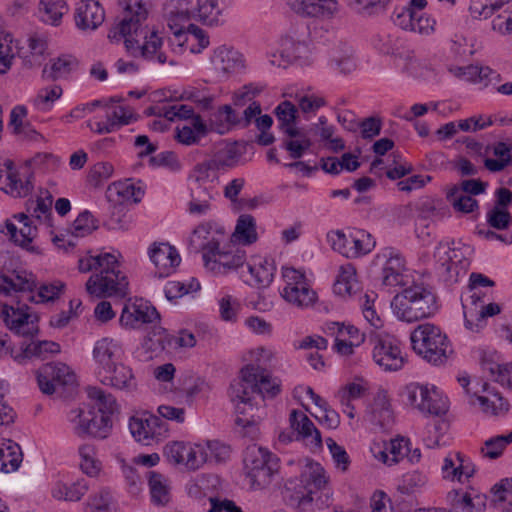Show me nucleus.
Returning a JSON list of instances; mask_svg holds the SVG:
<instances>
[{"label": "nucleus", "mask_w": 512, "mask_h": 512, "mask_svg": "<svg viewBox=\"0 0 512 512\" xmlns=\"http://www.w3.org/2000/svg\"><path fill=\"white\" fill-rule=\"evenodd\" d=\"M52 201L53 198L50 194L46 197H38L26 201V211L31 216L33 228L36 229L37 225H43L46 228L52 227Z\"/></svg>", "instance_id": "38"}, {"label": "nucleus", "mask_w": 512, "mask_h": 512, "mask_svg": "<svg viewBox=\"0 0 512 512\" xmlns=\"http://www.w3.org/2000/svg\"><path fill=\"white\" fill-rule=\"evenodd\" d=\"M210 65L219 79L227 80L245 71L246 59L232 46L220 45L212 51Z\"/></svg>", "instance_id": "17"}, {"label": "nucleus", "mask_w": 512, "mask_h": 512, "mask_svg": "<svg viewBox=\"0 0 512 512\" xmlns=\"http://www.w3.org/2000/svg\"><path fill=\"white\" fill-rule=\"evenodd\" d=\"M372 43L374 48L380 53L404 59L403 70L409 75H416L419 62L413 54L404 50V42L396 34L387 32L379 33L373 38Z\"/></svg>", "instance_id": "20"}, {"label": "nucleus", "mask_w": 512, "mask_h": 512, "mask_svg": "<svg viewBox=\"0 0 512 512\" xmlns=\"http://www.w3.org/2000/svg\"><path fill=\"white\" fill-rule=\"evenodd\" d=\"M234 382H243L245 390L252 397L259 394L263 399L274 398L281 391V384L277 378H273L265 369L254 364H248L240 371V377Z\"/></svg>", "instance_id": "16"}, {"label": "nucleus", "mask_w": 512, "mask_h": 512, "mask_svg": "<svg viewBox=\"0 0 512 512\" xmlns=\"http://www.w3.org/2000/svg\"><path fill=\"white\" fill-rule=\"evenodd\" d=\"M493 155L496 158H486L484 166L493 173L501 172L512 162V145L506 142H496L492 147Z\"/></svg>", "instance_id": "51"}, {"label": "nucleus", "mask_w": 512, "mask_h": 512, "mask_svg": "<svg viewBox=\"0 0 512 512\" xmlns=\"http://www.w3.org/2000/svg\"><path fill=\"white\" fill-rule=\"evenodd\" d=\"M105 118L108 122L114 124V132L136 119L133 111L125 106L107 108L105 110Z\"/></svg>", "instance_id": "63"}, {"label": "nucleus", "mask_w": 512, "mask_h": 512, "mask_svg": "<svg viewBox=\"0 0 512 512\" xmlns=\"http://www.w3.org/2000/svg\"><path fill=\"white\" fill-rule=\"evenodd\" d=\"M104 19L105 11L98 1L81 0L75 8V25L82 32L95 31Z\"/></svg>", "instance_id": "28"}, {"label": "nucleus", "mask_w": 512, "mask_h": 512, "mask_svg": "<svg viewBox=\"0 0 512 512\" xmlns=\"http://www.w3.org/2000/svg\"><path fill=\"white\" fill-rule=\"evenodd\" d=\"M246 261L245 250L235 245L222 244L215 253L206 260L205 267L214 273L225 274L242 266Z\"/></svg>", "instance_id": "25"}, {"label": "nucleus", "mask_w": 512, "mask_h": 512, "mask_svg": "<svg viewBox=\"0 0 512 512\" xmlns=\"http://www.w3.org/2000/svg\"><path fill=\"white\" fill-rule=\"evenodd\" d=\"M258 240L257 224L250 214H241L231 235V242L242 245H251Z\"/></svg>", "instance_id": "41"}, {"label": "nucleus", "mask_w": 512, "mask_h": 512, "mask_svg": "<svg viewBox=\"0 0 512 512\" xmlns=\"http://www.w3.org/2000/svg\"><path fill=\"white\" fill-rule=\"evenodd\" d=\"M328 478L325 470L319 463H309L302 470L299 478L289 479L285 487L287 490L294 491L295 500L299 504L310 503L314 500V495L323 492L324 504H328L330 490L327 488Z\"/></svg>", "instance_id": "8"}, {"label": "nucleus", "mask_w": 512, "mask_h": 512, "mask_svg": "<svg viewBox=\"0 0 512 512\" xmlns=\"http://www.w3.org/2000/svg\"><path fill=\"white\" fill-rule=\"evenodd\" d=\"M11 300L2 304L0 316L5 325L13 332L23 336H33L38 332L36 326L37 316L28 310L27 300H22L15 294L8 296Z\"/></svg>", "instance_id": "12"}, {"label": "nucleus", "mask_w": 512, "mask_h": 512, "mask_svg": "<svg viewBox=\"0 0 512 512\" xmlns=\"http://www.w3.org/2000/svg\"><path fill=\"white\" fill-rule=\"evenodd\" d=\"M309 130L298 126L286 129L282 133V148L285 149L291 158L299 159L312 145Z\"/></svg>", "instance_id": "32"}, {"label": "nucleus", "mask_w": 512, "mask_h": 512, "mask_svg": "<svg viewBox=\"0 0 512 512\" xmlns=\"http://www.w3.org/2000/svg\"><path fill=\"white\" fill-rule=\"evenodd\" d=\"M60 350L57 342L31 339L29 342H22L18 348H11L9 355L16 363L25 365L34 359L45 360L58 354Z\"/></svg>", "instance_id": "22"}, {"label": "nucleus", "mask_w": 512, "mask_h": 512, "mask_svg": "<svg viewBox=\"0 0 512 512\" xmlns=\"http://www.w3.org/2000/svg\"><path fill=\"white\" fill-rule=\"evenodd\" d=\"M194 178L191 197L212 202L218 196L216 173H210L205 167L197 165Z\"/></svg>", "instance_id": "34"}, {"label": "nucleus", "mask_w": 512, "mask_h": 512, "mask_svg": "<svg viewBox=\"0 0 512 512\" xmlns=\"http://www.w3.org/2000/svg\"><path fill=\"white\" fill-rule=\"evenodd\" d=\"M254 285L266 287L273 281L276 267L272 259L255 256L247 264Z\"/></svg>", "instance_id": "40"}, {"label": "nucleus", "mask_w": 512, "mask_h": 512, "mask_svg": "<svg viewBox=\"0 0 512 512\" xmlns=\"http://www.w3.org/2000/svg\"><path fill=\"white\" fill-rule=\"evenodd\" d=\"M468 403L478 407L487 416H503L509 411V402L487 382L477 381L474 383V391Z\"/></svg>", "instance_id": "19"}, {"label": "nucleus", "mask_w": 512, "mask_h": 512, "mask_svg": "<svg viewBox=\"0 0 512 512\" xmlns=\"http://www.w3.org/2000/svg\"><path fill=\"white\" fill-rule=\"evenodd\" d=\"M410 340L415 353L433 365L445 363L452 353L447 335L431 323L418 325L412 331Z\"/></svg>", "instance_id": "5"}, {"label": "nucleus", "mask_w": 512, "mask_h": 512, "mask_svg": "<svg viewBox=\"0 0 512 512\" xmlns=\"http://www.w3.org/2000/svg\"><path fill=\"white\" fill-rule=\"evenodd\" d=\"M129 430L137 442L152 445L168 437L169 425L159 416L143 411L130 417Z\"/></svg>", "instance_id": "13"}, {"label": "nucleus", "mask_w": 512, "mask_h": 512, "mask_svg": "<svg viewBox=\"0 0 512 512\" xmlns=\"http://www.w3.org/2000/svg\"><path fill=\"white\" fill-rule=\"evenodd\" d=\"M476 473V466L460 451H450L444 457L441 474L444 480L465 483Z\"/></svg>", "instance_id": "24"}, {"label": "nucleus", "mask_w": 512, "mask_h": 512, "mask_svg": "<svg viewBox=\"0 0 512 512\" xmlns=\"http://www.w3.org/2000/svg\"><path fill=\"white\" fill-rule=\"evenodd\" d=\"M328 241L331 244L333 250L339 252L347 258H353L352 241L353 233L345 234L343 231L337 230L328 233Z\"/></svg>", "instance_id": "62"}, {"label": "nucleus", "mask_w": 512, "mask_h": 512, "mask_svg": "<svg viewBox=\"0 0 512 512\" xmlns=\"http://www.w3.org/2000/svg\"><path fill=\"white\" fill-rule=\"evenodd\" d=\"M65 285L61 281L41 284L37 291V279L32 272L24 269L13 270L8 273L0 272V295L12 296L15 294L22 300L32 303H46L57 299Z\"/></svg>", "instance_id": "3"}, {"label": "nucleus", "mask_w": 512, "mask_h": 512, "mask_svg": "<svg viewBox=\"0 0 512 512\" xmlns=\"http://www.w3.org/2000/svg\"><path fill=\"white\" fill-rule=\"evenodd\" d=\"M289 422L291 428L297 432L298 438L310 442L314 447H321V434L304 412L292 410L289 415Z\"/></svg>", "instance_id": "35"}, {"label": "nucleus", "mask_w": 512, "mask_h": 512, "mask_svg": "<svg viewBox=\"0 0 512 512\" xmlns=\"http://www.w3.org/2000/svg\"><path fill=\"white\" fill-rule=\"evenodd\" d=\"M68 12L66 0H40L38 7V15L42 22L58 26L62 17Z\"/></svg>", "instance_id": "49"}, {"label": "nucleus", "mask_w": 512, "mask_h": 512, "mask_svg": "<svg viewBox=\"0 0 512 512\" xmlns=\"http://www.w3.org/2000/svg\"><path fill=\"white\" fill-rule=\"evenodd\" d=\"M376 459L386 465L399 463L409 452V440L404 437L392 439L384 448L376 447L372 449Z\"/></svg>", "instance_id": "39"}, {"label": "nucleus", "mask_w": 512, "mask_h": 512, "mask_svg": "<svg viewBox=\"0 0 512 512\" xmlns=\"http://www.w3.org/2000/svg\"><path fill=\"white\" fill-rule=\"evenodd\" d=\"M78 453L81 470L90 477L97 476L101 470V462L96 457L95 446L89 443L82 444Z\"/></svg>", "instance_id": "56"}, {"label": "nucleus", "mask_w": 512, "mask_h": 512, "mask_svg": "<svg viewBox=\"0 0 512 512\" xmlns=\"http://www.w3.org/2000/svg\"><path fill=\"white\" fill-rule=\"evenodd\" d=\"M448 500L457 512H484L486 509V497L479 494L472 496L454 490L448 494Z\"/></svg>", "instance_id": "42"}, {"label": "nucleus", "mask_w": 512, "mask_h": 512, "mask_svg": "<svg viewBox=\"0 0 512 512\" xmlns=\"http://www.w3.org/2000/svg\"><path fill=\"white\" fill-rule=\"evenodd\" d=\"M148 485L152 502L158 506H165L170 500L167 478L160 473L150 471L148 473Z\"/></svg>", "instance_id": "52"}, {"label": "nucleus", "mask_w": 512, "mask_h": 512, "mask_svg": "<svg viewBox=\"0 0 512 512\" xmlns=\"http://www.w3.org/2000/svg\"><path fill=\"white\" fill-rule=\"evenodd\" d=\"M287 3L302 16L330 18L338 11L336 0H287Z\"/></svg>", "instance_id": "31"}, {"label": "nucleus", "mask_w": 512, "mask_h": 512, "mask_svg": "<svg viewBox=\"0 0 512 512\" xmlns=\"http://www.w3.org/2000/svg\"><path fill=\"white\" fill-rule=\"evenodd\" d=\"M149 258L154 264L155 275L159 278L170 276L176 271L181 257L175 247L168 243H153L148 250Z\"/></svg>", "instance_id": "27"}, {"label": "nucleus", "mask_w": 512, "mask_h": 512, "mask_svg": "<svg viewBox=\"0 0 512 512\" xmlns=\"http://www.w3.org/2000/svg\"><path fill=\"white\" fill-rule=\"evenodd\" d=\"M121 19L109 32L111 40L124 39L127 52L133 57L164 64L166 54L161 50L163 38L145 25L152 9V0H118Z\"/></svg>", "instance_id": "1"}, {"label": "nucleus", "mask_w": 512, "mask_h": 512, "mask_svg": "<svg viewBox=\"0 0 512 512\" xmlns=\"http://www.w3.org/2000/svg\"><path fill=\"white\" fill-rule=\"evenodd\" d=\"M37 382L42 393L52 395L56 386H67L75 382V374L64 363L50 362L37 372Z\"/></svg>", "instance_id": "21"}, {"label": "nucleus", "mask_w": 512, "mask_h": 512, "mask_svg": "<svg viewBox=\"0 0 512 512\" xmlns=\"http://www.w3.org/2000/svg\"><path fill=\"white\" fill-rule=\"evenodd\" d=\"M4 167V174H0V189L13 197L28 195L32 187L28 181H23L19 177L14 163L11 160H5Z\"/></svg>", "instance_id": "36"}, {"label": "nucleus", "mask_w": 512, "mask_h": 512, "mask_svg": "<svg viewBox=\"0 0 512 512\" xmlns=\"http://www.w3.org/2000/svg\"><path fill=\"white\" fill-rule=\"evenodd\" d=\"M242 382H232L229 388V397L235 406V424L241 428L243 436L254 439L258 434L254 415L255 407L253 397L245 390Z\"/></svg>", "instance_id": "14"}, {"label": "nucleus", "mask_w": 512, "mask_h": 512, "mask_svg": "<svg viewBox=\"0 0 512 512\" xmlns=\"http://www.w3.org/2000/svg\"><path fill=\"white\" fill-rule=\"evenodd\" d=\"M457 75L464 77L466 80L484 87L496 79L499 74L488 66L469 65L457 68Z\"/></svg>", "instance_id": "53"}, {"label": "nucleus", "mask_w": 512, "mask_h": 512, "mask_svg": "<svg viewBox=\"0 0 512 512\" xmlns=\"http://www.w3.org/2000/svg\"><path fill=\"white\" fill-rule=\"evenodd\" d=\"M282 277L285 286L281 291V296L288 303L300 308H307L316 302L317 294L303 271L293 267H283Z\"/></svg>", "instance_id": "11"}, {"label": "nucleus", "mask_w": 512, "mask_h": 512, "mask_svg": "<svg viewBox=\"0 0 512 512\" xmlns=\"http://www.w3.org/2000/svg\"><path fill=\"white\" fill-rule=\"evenodd\" d=\"M453 208L461 213H471L478 209V202L472 196L461 192L458 186L451 187L446 194Z\"/></svg>", "instance_id": "57"}, {"label": "nucleus", "mask_w": 512, "mask_h": 512, "mask_svg": "<svg viewBox=\"0 0 512 512\" xmlns=\"http://www.w3.org/2000/svg\"><path fill=\"white\" fill-rule=\"evenodd\" d=\"M67 420L73 433L80 438L105 439L112 429L111 418L97 416L94 407L89 405L71 409L67 414Z\"/></svg>", "instance_id": "10"}, {"label": "nucleus", "mask_w": 512, "mask_h": 512, "mask_svg": "<svg viewBox=\"0 0 512 512\" xmlns=\"http://www.w3.org/2000/svg\"><path fill=\"white\" fill-rule=\"evenodd\" d=\"M296 114V106L289 101H283L275 108V115L278 121V128L280 132L297 126Z\"/></svg>", "instance_id": "61"}, {"label": "nucleus", "mask_w": 512, "mask_h": 512, "mask_svg": "<svg viewBox=\"0 0 512 512\" xmlns=\"http://www.w3.org/2000/svg\"><path fill=\"white\" fill-rule=\"evenodd\" d=\"M159 318L160 315L156 308L140 299L125 304L119 321L125 328L136 329L140 328L143 324L155 323Z\"/></svg>", "instance_id": "26"}, {"label": "nucleus", "mask_w": 512, "mask_h": 512, "mask_svg": "<svg viewBox=\"0 0 512 512\" xmlns=\"http://www.w3.org/2000/svg\"><path fill=\"white\" fill-rule=\"evenodd\" d=\"M92 354L98 370H108L120 362L123 349L116 340L104 337L96 341Z\"/></svg>", "instance_id": "30"}, {"label": "nucleus", "mask_w": 512, "mask_h": 512, "mask_svg": "<svg viewBox=\"0 0 512 512\" xmlns=\"http://www.w3.org/2000/svg\"><path fill=\"white\" fill-rule=\"evenodd\" d=\"M81 273L93 272L86 282V291L97 298H125L128 295L127 277L120 271L117 257L111 253L85 255L78 260Z\"/></svg>", "instance_id": "2"}, {"label": "nucleus", "mask_w": 512, "mask_h": 512, "mask_svg": "<svg viewBox=\"0 0 512 512\" xmlns=\"http://www.w3.org/2000/svg\"><path fill=\"white\" fill-rule=\"evenodd\" d=\"M97 376L103 385L111 386L118 390L128 391L136 386L132 370L120 362L111 367V369L97 370Z\"/></svg>", "instance_id": "33"}, {"label": "nucleus", "mask_w": 512, "mask_h": 512, "mask_svg": "<svg viewBox=\"0 0 512 512\" xmlns=\"http://www.w3.org/2000/svg\"><path fill=\"white\" fill-rule=\"evenodd\" d=\"M208 130V125L200 115H197L193 117L190 125L176 127L175 138L181 144L194 145L207 135Z\"/></svg>", "instance_id": "44"}, {"label": "nucleus", "mask_w": 512, "mask_h": 512, "mask_svg": "<svg viewBox=\"0 0 512 512\" xmlns=\"http://www.w3.org/2000/svg\"><path fill=\"white\" fill-rule=\"evenodd\" d=\"M469 246H455V242H440L434 252L435 268L438 275L449 284L456 283L463 277L469 266Z\"/></svg>", "instance_id": "7"}, {"label": "nucleus", "mask_w": 512, "mask_h": 512, "mask_svg": "<svg viewBox=\"0 0 512 512\" xmlns=\"http://www.w3.org/2000/svg\"><path fill=\"white\" fill-rule=\"evenodd\" d=\"M227 239L224 226L216 222H206L193 230L189 238V249L194 253L202 252L205 264Z\"/></svg>", "instance_id": "15"}, {"label": "nucleus", "mask_w": 512, "mask_h": 512, "mask_svg": "<svg viewBox=\"0 0 512 512\" xmlns=\"http://www.w3.org/2000/svg\"><path fill=\"white\" fill-rule=\"evenodd\" d=\"M78 66L77 59L70 54H63L52 60L50 66L46 65L42 71L45 80H57L67 77Z\"/></svg>", "instance_id": "47"}, {"label": "nucleus", "mask_w": 512, "mask_h": 512, "mask_svg": "<svg viewBox=\"0 0 512 512\" xmlns=\"http://www.w3.org/2000/svg\"><path fill=\"white\" fill-rule=\"evenodd\" d=\"M163 13L167 26L179 39L192 25L190 21L194 20L193 8L188 0H169L164 5Z\"/></svg>", "instance_id": "23"}, {"label": "nucleus", "mask_w": 512, "mask_h": 512, "mask_svg": "<svg viewBox=\"0 0 512 512\" xmlns=\"http://www.w3.org/2000/svg\"><path fill=\"white\" fill-rule=\"evenodd\" d=\"M86 393L88 398L97 406L100 416H108L110 418V415L117 410V402L112 394L106 393L101 388L95 386H88Z\"/></svg>", "instance_id": "54"}, {"label": "nucleus", "mask_w": 512, "mask_h": 512, "mask_svg": "<svg viewBox=\"0 0 512 512\" xmlns=\"http://www.w3.org/2000/svg\"><path fill=\"white\" fill-rule=\"evenodd\" d=\"M508 2L509 0H471L469 10L474 18L487 19Z\"/></svg>", "instance_id": "60"}, {"label": "nucleus", "mask_w": 512, "mask_h": 512, "mask_svg": "<svg viewBox=\"0 0 512 512\" xmlns=\"http://www.w3.org/2000/svg\"><path fill=\"white\" fill-rule=\"evenodd\" d=\"M330 66L342 73L349 74L356 68L353 48L346 44L340 43L330 52Z\"/></svg>", "instance_id": "46"}, {"label": "nucleus", "mask_w": 512, "mask_h": 512, "mask_svg": "<svg viewBox=\"0 0 512 512\" xmlns=\"http://www.w3.org/2000/svg\"><path fill=\"white\" fill-rule=\"evenodd\" d=\"M240 121L237 113L230 105H223L210 116L209 127L212 131L223 135Z\"/></svg>", "instance_id": "50"}, {"label": "nucleus", "mask_w": 512, "mask_h": 512, "mask_svg": "<svg viewBox=\"0 0 512 512\" xmlns=\"http://www.w3.org/2000/svg\"><path fill=\"white\" fill-rule=\"evenodd\" d=\"M482 369L487 372L491 378L500 383L502 386H509L511 384L510 374L512 371V364H499L486 358L482 361Z\"/></svg>", "instance_id": "59"}, {"label": "nucleus", "mask_w": 512, "mask_h": 512, "mask_svg": "<svg viewBox=\"0 0 512 512\" xmlns=\"http://www.w3.org/2000/svg\"><path fill=\"white\" fill-rule=\"evenodd\" d=\"M510 443H512V432L507 435H497L484 442L480 453L484 458L497 459Z\"/></svg>", "instance_id": "58"}, {"label": "nucleus", "mask_w": 512, "mask_h": 512, "mask_svg": "<svg viewBox=\"0 0 512 512\" xmlns=\"http://www.w3.org/2000/svg\"><path fill=\"white\" fill-rule=\"evenodd\" d=\"M403 396L423 415L441 416L448 411V399L434 384L412 382L405 386Z\"/></svg>", "instance_id": "9"}, {"label": "nucleus", "mask_w": 512, "mask_h": 512, "mask_svg": "<svg viewBox=\"0 0 512 512\" xmlns=\"http://www.w3.org/2000/svg\"><path fill=\"white\" fill-rule=\"evenodd\" d=\"M98 227L97 221L89 211L81 212L74 220L71 233L75 237H85L91 234Z\"/></svg>", "instance_id": "64"}, {"label": "nucleus", "mask_w": 512, "mask_h": 512, "mask_svg": "<svg viewBox=\"0 0 512 512\" xmlns=\"http://www.w3.org/2000/svg\"><path fill=\"white\" fill-rule=\"evenodd\" d=\"M22 462L20 446L10 439H0V472L16 471Z\"/></svg>", "instance_id": "45"}, {"label": "nucleus", "mask_w": 512, "mask_h": 512, "mask_svg": "<svg viewBox=\"0 0 512 512\" xmlns=\"http://www.w3.org/2000/svg\"><path fill=\"white\" fill-rule=\"evenodd\" d=\"M358 288L355 268L350 264L341 266L337 280L334 283V292L341 296H351Z\"/></svg>", "instance_id": "55"}, {"label": "nucleus", "mask_w": 512, "mask_h": 512, "mask_svg": "<svg viewBox=\"0 0 512 512\" xmlns=\"http://www.w3.org/2000/svg\"><path fill=\"white\" fill-rule=\"evenodd\" d=\"M310 49L305 41H298L292 37H285L281 42V57L285 62H299L306 64L309 60Z\"/></svg>", "instance_id": "48"}, {"label": "nucleus", "mask_w": 512, "mask_h": 512, "mask_svg": "<svg viewBox=\"0 0 512 512\" xmlns=\"http://www.w3.org/2000/svg\"><path fill=\"white\" fill-rule=\"evenodd\" d=\"M240 157L237 145L228 143L222 147H219L212 157L199 164L201 167H205L210 173H215L217 170H226L234 167Z\"/></svg>", "instance_id": "37"}, {"label": "nucleus", "mask_w": 512, "mask_h": 512, "mask_svg": "<svg viewBox=\"0 0 512 512\" xmlns=\"http://www.w3.org/2000/svg\"><path fill=\"white\" fill-rule=\"evenodd\" d=\"M373 359L384 371L400 370L405 362L400 342L392 335H376L374 338Z\"/></svg>", "instance_id": "18"}, {"label": "nucleus", "mask_w": 512, "mask_h": 512, "mask_svg": "<svg viewBox=\"0 0 512 512\" xmlns=\"http://www.w3.org/2000/svg\"><path fill=\"white\" fill-rule=\"evenodd\" d=\"M391 309L399 321L413 323L429 318L437 312V298L423 283H412L393 297Z\"/></svg>", "instance_id": "4"}, {"label": "nucleus", "mask_w": 512, "mask_h": 512, "mask_svg": "<svg viewBox=\"0 0 512 512\" xmlns=\"http://www.w3.org/2000/svg\"><path fill=\"white\" fill-rule=\"evenodd\" d=\"M377 258L384 261L383 284L386 286L400 285L406 263L402 253L393 247H386L377 255Z\"/></svg>", "instance_id": "29"}, {"label": "nucleus", "mask_w": 512, "mask_h": 512, "mask_svg": "<svg viewBox=\"0 0 512 512\" xmlns=\"http://www.w3.org/2000/svg\"><path fill=\"white\" fill-rule=\"evenodd\" d=\"M243 464L245 475L254 489L270 485L280 469V459L268 449L255 444L246 448Z\"/></svg>", "instance_id": "6"}, {"label": "nucleus", "mask_w": 512, "mask_h": 512, "mask_svg": "<svg viewBox=\"0 0 512 512\" xmlns=\"http://www.w3.org/2000/svg\"><path fill=\"white\" fill-rule=\"evenodd\" d=\"M192 8L194 20L202 24L216 26L221 22L223 8L219 0H196Z\"/></svg>", "instance_id": "43"}]
</instances>
